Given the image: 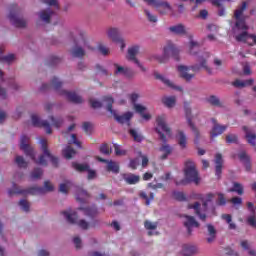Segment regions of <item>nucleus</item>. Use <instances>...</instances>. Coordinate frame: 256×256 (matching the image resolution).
Instances as JSON below:
<instances>
[{
  "label": "nucleus",
  "mask_w": 256,
  "mask_h": 256,
  "mask_svg": "<svg viewBox=\"0 0 256 256\" xmlns=\"http://www.w3.org/2000/svg\"><path fill=\"white\" fill-rule=\"evenodd\" d=\"M248 5L249 4L247 3V1H244L234 11V18L236 20L235 27H237L240 31H243L242 33L235 36V39L236 41H238V43H247L249 35H251L249 34V32H247V30L249 29V26L247 25V17L243 15V13L247 11Z\"/></svg>",
  "instance_id": "1"
},
{
  "label": "nucleus",
  "mask_w": 256,
  "mask_h": 256,
  "mask_svg": "<svg viewBox=\"0 0 256 256\" xmlns=\"http://www.w3.org/2000/svg\"><path fill=\"white\" fill-rule=\"evenodd\" d=\"M156 123V133H158L160 141L164 143L162 144V147L159 148L160 153H163V155L160 156V159L162 161H165V159H167V157H169V155L173 153V148L171 147V145L167 144V136H165L164 134L166 133V135L171 136V128H169L167 122H165V115L158 116L156 118ZM161 131H163L164 133Z\"/></svg>",
  "instance_id": "2"
},
{
  "label": "nucleus",
  "mask_w": 256,
  "mask_h": 256,
  "mask_svg": "<svg viewBox=\"0 0 256 256\" xmlns=\"http://www.w3.org/2000/svg\"><path fill=\"white\" fill-rule=\"evenodd\" d=\"M207 58H209V53H204V56H199L197 61L200 63L195 64L193 66H184L180 65L178 66V72L180 73V77L182 79H185L186 81H191L195 77V74H190V71H193L194 73H197V71H200L201 67L202 69H205L207 73H211V68L207 66Z\"/></svg>",
  "instance_id": "3"
},
{
  "label": "nucleus",
  "mask_w": 256,
  "mask_h": 256,
  "mask_svg": "<svg viewBox=\"0 0 256 256\" xmlns=\"http://www.w3.org/2000/svg\"><path fill=\"white\" fill-rule=\"evenodd\" d=\"M63 86V82L59 81V78L54 77L51 80V84H42L41 86V91H48V89H53L55 91H58L59 95H63L66 97L70 103H75L76 105H79L80 103H83V98L81 96L77 95L75 92L71 91H66V90H61V87Z\"/></svg>",
  "instance_id": "4"
},
{
  "label": "nucleus",
  "mask_w": 256,
  "mask_h": 256,
  "mask_svg": "<svg viewBox=\"0 0 256 256\" xmlns=\"http://www.w3.org/2000/svg\"><path fill=\"white\" fill-rule=\"evenodd\" d=\"M184 179L175 180V185H189V183H195V185H199L201 178H199V171H197V166H195V162L188 160L184 164Z\"/></svg>",
  "instance_id": "5"
},
{
  "label": "nucleus",
  "mask_w": 256,
  "mask_h": 256,
  "mask_svg": "<svg viewBox=\"0 0 256 256\" xmlns=\"http://www.w3.org/2000/svg\"><path fill=\"white\" fill-rule=\"evenodd\" d=\"M55 187L49 180L44 182V187L34 186L29 188L28 190H21L17 187V184H13V189L8 190V195L12 197V195H45V193H50L53 191Z\"/></svg>",
  "instance_id": "6"
},
{
  "label": "nucleus",
  "mask_w": 256,
  "mask_h": 256,
  "mask_svg": "<svg viewBox=\"0 0 256 256\" xmlns=\"http://www.w3.org/2000/svg\"><path fill=\"white\" fill-rule=\"evenodd\" d=\"M104 103H107L106 109L111 115H113L114 119L117 121V123H120V125L127 124L128 127H131V119H133V112H126L123 115H118L117 111L113 110V103H115V100L111 96H105L103 98Z\"/></svg>",
  "instance_id": "7"
},
{
  "label": "nucleus",
  "mask_w": 256,
  "mask_h": 256,
  "mask_svg": "<svg viewBox=\"0 0 256 256\" xmlns=\"http://www.w3.org/2000/svg\"><path fill=\"white\" fill-rule=\"evenodd\" d=\"M179 53V48L175 47V44H173L172 42H168L167 45L164 47L163 56H156V59L160 63H167L169 57H173L175 61H180L181 58L179 57Z\"/></svg>",
  "instance_id": "8"
},
{
  "label": "nucleus",
  "mask_w": 256,
  "mask_h": 256,
  "mask_svg": "<svg viewBox=\"0 0 256 256\" xmlns=\"http://www.w3.org/2000/svg\"><path fill=\"white\" fill-rule=\"evenodd\" d=\"M40 144H41L42 151H43L44 155H41L39 157V160L37 161L38 165H44L46 167L47 160H45V157H48V159H50V161L54 167H59V158L51 155V152L49 151V148L47 147V140L41 139Z\"/></svg>",
  "instance_id": "9"
},
{
  "label": "nucleus",
  "mask_w": 256,
  "mask_h": 256,
  "mask_svg": "<svg viewBox=\"0 0 256 256\" xmlns=\"http://www.w3.org/2000/svg\"><path fill=\"white\" fill-rule=\"evenodd\" d=\"M62 215L65 217L67 223H70V225H78L80 229H83L84 231H87L89 229L90 224L84 219H81L78 221L79 216L77 215V212H71L69 211H62Z\"/></svg>",
  "instance_id": "10"
},
{
  "label": "nucleus",
  "mask_w": 256,
  "mask_h": 256,
  "mask_svg": "<svg viewBox=\"0 0 256 256\" xmlns=\"http://www.w3.org/2000/svg\"><path fill=\"white\" fill-rule=\"evenodd\" d=\"M147 5L155 7L160 15H167V13L173 11V8L168 2L161 0H144Z\"/></svg>",
  "instance_id": "11"
},
{
  "label": "nucleus",
  "mask_w": 256,
  "mask_h": 256,
  "mask_svg": "<svg viewBox=\"0 0 256 256\" xmlns=\"http://www.w3.org/2000/svg\"><path fill=\"white\" fill-rule=\"evenodd\" d=\"M8 19L14 25V27H17L18 29H23L27 27V21L21 18H17V5L13 4L11 6L10 14L8 16Z\"/></svg>",
  "instance_id": "12"
},
{
  "label": "nucleus",
  "mask_w": 256,
  "mask_h": 256,
  "mask_svg": "<svg viewBox=\"0 0 256 256\" xmlns=\"http://www.w3.org/2000/svg\"><path fill=\"white\" fill-rule=\"evenodd\" d=\"M20 149L25 153L26 157H30L32 161H35V151L33 147L29 145V137L27 135H22L20 138Z\"/></svg>",
  "instance_id": "13"
},
{
  "label": "nucleus",
  "mask_w": 256,
  "mask_h": 256,
  "mask_svg": "<svg viewBox=\"0 0 256 256\" xmlns=\"http://www.w3.org/2000/svg\"><path fill=\"white\" fill-rule=\"evenodd\" d=\"M139 49V45L129 47L126 58L128 59V61H133V63H135L141 69V71L145 72L147 71V69L143 66L141 62H139V59H137Z\"/></svg>",
  "instance_id": "14"
},
{
  "label": "nucleus",
  "mask_w": 256,
  "mask_h": 256,
  "mask_svg": "<svg viewBox=\"0 0 256 256\" xmlns=\"http://www.w3.org/2000/svg\"><path fill=\"white\" fill-rule=\"evenodd\" d=\"M107 35L111 41L114 43H118L120 45L121 51L125 50V47H127V44H125V39L119 35V29L117 28H109L107 31Z\"/></svg>",
  "instance_id": "15"
},
{
  "label": "nucleus",
  "mask_w": 256,
  "mask_h": 256,
  "mask_svg": "<svg viewBox=\"0 0 256 256\" xmlns=\"http://www.w3.org/2000/svg\"><path fill=\"white\" fill-rule=\"evenodd\" d=\"M184 111L186 114V119L188 122L189 127L192 129L196 139L194 140V143H199V130L197 129V127H195V124H193L192 118H191V107H189V103L185 102L184 103Z\"/></svg>",
  "instance_id": "16"
},
{
  "label": "nucleus",
  "mask_w": 256,
  "mask_h": 256,
  "mask_svg": "<svg viewBox=\"0 0 256 256\" xmlns=\"http://www.w3.org/2000/svg\"><path fill=\"white\" fill-rule=\"evenodd\" d=\"M31 119L34 127H43L48 135H51V133H53V130H51V125L49 124V122H47V120H41V118H39L37 114H33L31 116Z\"/></svg>",
  "instance_id": "17"
},
{
  "label": "nucleus",
  "mask_w": 256,
  "mask_h": 256,
  "mask_svg": "<svg viewBox=\"0 0 256 256\" xmlns=\"http://www.w3.org/2000/svg\"><path fill=\"white\" fill-rule=\"evenodd\" d=\"M212 123H213V128L210 133L211 139H215V137H218V135H223V133L227 131V127H229L228 125H221L217 123V119L215 118H212Z\"/></svg>",
  "instance_id": "18"
},
{
  "label": "nucleus",
  "mask_w": 256,
  "mask_h": 256,
  "mask_svg": "<svg viewBox=\"0 0 256 256\" xmlns=\"http://www.w3.org/2000/svg\"><path fill=\"white\" fill-rule=\"evenodd\" d=\"M214 163L215 175L217 179H221V174L223 173V155H221V153L216 154Z\"/></svg>",
  "instance_id": "19"
},
{
  "label": "nucleus",
  "mask_w": 256,
  "mask_h": 256,
  "mask_svg": "<svg viewBox=\"0 0 256 256\" xmlns=\"http://www.w3.org/2000/svg\"><path fill=\"white\" fill-rule=\"evenodd\" d=\"M186 221L184 222V226L187 228L188 235H191L193 233V229L191 227H199V222L195 220V217L185 215Z\"/></svg>",
  "instance_id": "20"
},
{
  "label": "nucleus",
  "mask_w": 256,
  "mask_h": 256,
  "mask_svg": "<svg viewBox=\"0 0 256 256\" xmlns=\"http://www.w3.org/2000/svg\"><path fill=\"white\" fill-rule=\"evenodd\" d=\"M122 178L124 179L127 185H137L139 181H141V176L135 175L133 173H124L122 174Z\"/></svg>",
  "instance_id": "21"
},
{
  "label": "nucleus",
  "mask_w": 256,
  "mask_h": 256,
  "mask_svg": "<svg viewBox=\"0 0 256 256\" xmlns=\"http://www.w3.org/2000/svg\"><path fill=\"white\" fill-rule=\"evenodd\" d=\"M99 161H101V163H107V166H106L107 171L111 173H119L120 169H119V164H117V162L109 161L103 158H99Z\"/></svg>",
  "instance_id": "22"
},
{
  "label": "nucleus",
  "mask_w": 256,
  "mask_h": 256,
  "mask_svg": "<svg viewBox=\"0 0 256 256\" xmlns=\"http://www.w3.org/2000/svg\"><path fill=\"white\" fill-rule=\"evenodd\" d=\"M198 251H199V249L195 245L184 244L182 246V252H183L184 256L195 255L196 253H198Z\"/></svg>",
  "instance_id": "23"
},
{
  "label": "nucleus",
  "mask_w": 256,
  "mask_h": 256,
  "mask_svg": "<svg viewBox=\"0 0 256 256\" xmlns=\"http://www.w3.org/2000/svg\"><path fill=\"white\" fill-rule=\"evenodd\" d=\"M188 209H194L196 215H198L201 221H205L207 219V215L205 213H201V204L199 202H195L194 204H189Z\"/></svg>",
  "instance_id": "24"
},
{
  "label": "nucleus",
  "mask_w": 256,
  "mask_h": 256,
  "mask_svg": "<svg viewBox=\"0 0 256 256\" xmlns=\"http://www.w3.org/2000/svg\"><path fill=\"white\" fill-rule=\"evenodd\" d=\"M239 160L244 163L246 171H251V158L247 155V152L241 151L238 154Z\"/></svg>",
  "instance_id": "25"
},
{
  "label": "nucleus",
  "mask_w": 256,
  "mask_h": 256,
  "mask_svg": "<svg viewBox=\"0 0 256 256\" xmlns=\"http://www.w3.org/2000/svg\"><path fill=\"white\" fill-rule=\"evenodd\" d=\"M53 10L46 9L39 12V18L41 21H44V23H51V17H53Z\"/></svg>",
  "instance_id": "26"
},
{
  "label": "nucleus",
  "mask_w": 256,
  "mask_h": 256,
  "mask_svg": "<svg viewBox=\"0 0 256 256\" xmlns=\"http://www.w3.org/2000/svg\"><path fill=\"white\" fill-rule=\"evenodd\" d=\"M255 83V80L253 78H250L245 81H241L239 79L235 80L232 85L233 87H236L237 89H243V87H250V85H253Z\"/></svg>",
  "instance_id": "27"
},
{
  "label": "nucleus",
  "mask_w": 256,
  "mask_h": 256,
  "mask_svg": "<svg viewBox=\"0 0 256 256\" xmlns=\"http://www.w3.org/2000/svg\"><path fill=\"white\" fill-rule=\"evenodd\" d=\"M207 231H208V238L207 243H213L215 239H217V230L215 229V226L213 224H207Z\"/></svg>",
  "instance_id": "28"
},
{
  "label": "nucleus",
  "mask_w": 256,
  "mask_h": 256,
  "mask_svg": "<svg viewBox=\"0 0 256 256\" xmlns=\"http://www.w3.org/2000/svg\"><path fill=\"white\" fill-rule=\"evenodd\" d=\"M243 131L244 133H246L245 137L247 139V142L252 145V147H255L256 145V134L251 133V131L249 130V128L247 126H243Z\"/></svg>",
  "instance_id": "29"
},
{
  "label": "nucleus",
  "mask_w": 256,
  "mask_h": 256,
  "mask_svg": "<svg viewBox=\"0 0 256 256\" xmlns=\"http://www.w3.org/2000/svg\"><path fill=\"white\" fill-rule=\"evenodd\" d=\"M169 31H171V33H174V35H187V30L185 29V25L183 24L171 26L169 28Z\"/></svg>",
  "instance_id": "30"
},
{
  "label": "nucleus",
  "mask_w": 256,
  "mask_h": 256,
  "mask_svg": "<svg viewBox=\"0 0 256 256\" xmlns=\"http://www.w3.org/2000/svg\"><path fill=\"white\" fill-rule=\"evenodd\" d=\"M80 211H83L84 215L86 217H97V206H92V207H86V208H83V207H80L79 208Z\"/></svg>",
  "instance_id": "31"
},
{
  "label": "nucleus",
  "mask_w": 256,
  "mask_h": 256,
  "mask_svg": "<svg viewBox=\"0 0 256 256\" xmlns=\"http://www.w3.org/2000/svg\"><path fill=\"white\" fill-rule=\"evenodd\" d=\"M199 47H201V44H199L196 41H193V36L190 35V44H189L190 55H197V51H199Z\"/></svg>",
  "instance_id": "32"
},
{
  "label": "nucleus",
  "mask_w": 256,
  "mask_h": 256,
  "mask_svg": "<svg viewBox=\"0 0 256 256\" xmlns=\"http://www.w3.org/2000/svg\"><path fill=\"white\" fill-rule=\"evenodd\" d=\"M229 193H237V195H243L245 190L243 188V184L239 182H234L233 187L228 190Z\"/></svg>",
  "instance_id": "33"
},
{
  "label": "nucleus",
  "mask_w": 256,
  "mask_h": 256,
  "mask_svg": "<svg viewBox=\"0 0 256 256\" xmlns=\"http://www.w3.org/2000/svg\"><path fill=\"white\" fill-rule=\"evenodd\" d=\"M62 155L65 159H73V157H75V155H77V151H75V149H73V147L71 146H67L63 151H62Z\"/></svg>",
  "instance_id": "34"
},
{
  "label": "nucleus",
  "mask_w": 256,
  "mask_h": 256,
  "mask_svg": "<svg viewBox=\"0 0 256 256\" xmlns=\"http://www.w3.org/2000/svg\"><path fill=\"white\" fill-rule=\"evenodd\" d=\"M90 195L87 193L86 190L80 189L77 192L76 199L80 203H85L89 199Z\"/></svg>",
  "instance_id": "35"
},
{
  "label": "nucleus",
  "mask_w": 256,
  "mask_h": 256,
  "mask_svg": "<svg viewBox=\"0 0 256 256\" xmlns=\"http://www.w3.org/2000/svg\"><path fill=\"white\" fill-rule=\"evenodd\" d=\"M162 103L171 109V107H175V103H177V98L175 96H169L162 98Z\"/></svg>",
  "instance_id": "36"
},
{
  "label": "nucleus",
  "mask_w": 256,
  "mask_h": 256,
  "mask_svg": "<svg viewBox=\"0 0 256 256\" xmlns=\"http://www.w3.org/2000/svg\"><path fill=\"white\" fill-rule=\"evenodd\" d=\"M178 145L181 149H185V147H187V136L183 131L178 132Z\"/></svg>",
  "instance_id": "37"
},
{
  "label": "nucleus",
  "mask_w": 256,
  "mask_h": 256,
  "mask_svg": "<svg viewBox=\"0 0 256 256\" xmlns=\"http://www.w3.org/2000/svg\"><path fill=\"white\" fill-rule=\"evenodd\" d=\"M72 167L73 169H75V171H79V173H83V171H89L88 164H80L77 162H72Z\"/></svg>",
  "instance_id": "38"
},
{
  "label": "nucleus",
  "mask_w": 256,
  "mask_h": 256,
  "mask_svg": "<svg viewBox=\"0 0 256 256\" xmlns=\"http://www.w3.org/2000/svg\"><path fill=\"white\" fill-rule=\"evenodd\" d=\"M15 163L20 169H27L29 163L25 161V158L23 156H16Z\"/></svg>",
  "instance_id": "39"
},
{
  "label": "nucleus",
  "mask_w": 256,
  "mask_h": 256,
  "mask_svg": "<svg viewBox=\"0 0 256 256\" xmlns=\"http://www.w3.org/2000/svg\"><path fill=\"white\" fill-rule=\"evenodd\" d=\"M207 101L210 103V105H212L213 107H223V103L221 102V100H219V98L215 95H211Z\"/></svg>",
  "instance_id": "40"
},
{
  "label": "nucleus",
  "mask_w": 256,
  "mask_h": 256,
  "mask_svg": "<svg viewBox=\"0 0 256 256\" xmlns=\"http://www.w3.org/2000/svg\"><path fill=\"white\" fill-rule=\"evenodd\" d=\"M129 133L131 137L134 139V141H136V143H141L143 139H145V137H143L141 133L137 132V130L135 129H130Z\"/></svg>",
  "instance_id": "41"
},
{
  "label": "nucleus",
  "mask_w": 256,
  "mask_h": 256,
  "mask_svg": "<svg viewBox=\"0 0 256 256\" xmlns=\"http://www.w3.org/2000/svg\"><path fill=\"white\" fill-rule=\"evenodd\" d=\"M43 176V169L41 168H35L31 173H30V179L32 181H35L37 179H41Z\"/></svg>",
  "instance_id": "42"
},
{
  "label": "nucleus",
  "mask_w": 256,
  "mask_h": 256,
  "mask_svg": "<svg viewBox=\"0 0 256 256\" xmlns=\"http://www.w3.org/2000/svg\"><path fill=\"white\" fill-rule=\"evenodd\" d=\"M72 56L76 57L78 59H81V58L85 57V50H83V48L77 46L72 50Z\"/></svg>",
  "instance_id": "43"
},
{
  "label": "nucleus",
  "mask_w": 256,
  "mask_h": 256,
  "mask_svg": "<svg viewBox=\"0 0 256 256\" xmlns=\"http://www.w3.org/2000/svg\"><path fill=\"white\" fill-rule=\"evenodd\" d=\"M139 196L141 197V199L146 200V205H151V201L155 199V194L153 192H151L149 196H147V193L145 192H140Z\"/></svg>",
  "instance_id": "44"
},
{
  "label": "nucleus",
  "mask_w": 256,
  "mask_h": 256,
  "mask_svg": "<svg viewBox=\"0 0 256 256\" xmlns=\"http://www.w3.org/2000/svg\"><path fill=\"white\" fill-rule=\"evenodd\" d=\"M155 79H159V81H162L164 85H167V87H173V83H171V80L165 78L163 75L159 73H154Z\"/></svg>",
  "instance_id": "45"
},
{
  "label": "nucleus",
  "mask_w": 256,
  "mask_h": 256,
  "mask_svg": "<svg viewBox=\"0 0 256 256\" xmlns=\"http://www.w3.org/2000/svg\"><path fill=\"white\" fill-rule=\"evenodd\" d=\"M213 199H215V194H213V193L206 194L205 200L202 204L203 211H207V204L211 203V201H213Z\"/></svg>",
  "instance_id": "46"
},
{
  "label": "nucleus",
  "mask_w": 256,
  "mask_h": 256,
  "mask_svg": "<svg viewBox=\"0 0 256 256\" xmlns=\"http://www.w3.org/2000/svg\"><path fill=\"white\" fill-rule=\"evenodd\" d=\"M59 63H61V58L57 56H50L47 61V65L49 67H54V65H59Z\"/></svg>",
  "instance_id": "47"
},
{
  "label": "nucleus",
  "mask_w": 256,
  "mask_h": 256,
  "mask_svg": "<svg viewBox=\"0 0 256 256\" xmlns=\"http://www.w3.org/2000/svg\"><path fill=\"white\" fill-rule=\"evenodd\" d=\"M226 143H228V145H231V143H239V137L237 136V134H228L226 136Z\"/></svg>",
  "instance_id": "48"
},
{
  "label": "nucleus",
  "mask_w": 256,
  "mask_h": 256,
  "mask_svg": "<svg viewBox=\"0 0 256 256\" xmlns=\"http://www.w3.org/2000/svg\"><path fill=\"white\" fill-rule=\"evenodd\" d=\"M157 222H151L149 220H146L144 222V227L145 229H147L148 231H155V229H157Z\"/></svg>",
  "instance_id": "49"
},
{
  "label": "nucleus",
  "mask_w": 256,
  "mask_h": 256,
  "mask_svg": "<svg viewBox=\"0 0 256 256\" xmlns=\"http://www.w3.org/2000/svg\"><path fill=\"white\" fill-rule=\"evenodd\" d=\"M100 152L103 154V155H111L112 153V150H111V147H109V144L107 143H104L100 146Z\"/></svg>",
  "instance_id": "50"
},
{
  "label": "nucleus",
  "mask_w": 256,
  "mask_h": 256,
  "mask_svg": "<svg viewBox=\"0 0 256 256\" xmlns=\"http://www.w3.org/2000/svg\"><path fill=\"white\" fill-rule=\"evenodd\" d=\"M173 198L176 199V201H187V197H185V193L183 192H173Z\"/></svg>",
  "instance_id": "51"
},
{
  "label": "nucleus",
  "mask_w": 256,
  "mask_h": 256,
  "mask_svg": "<svg viewBox=\"0 0 256 256\" xmlns=\"http://www.w3.org/2000/svg\"><path fill=\"white\" fill-rule=\"evenodd\" d=\"M50 121H52V125L59 129L61 125H63V119L62 118H55L53 116L50 117Z\"/></svg>",
  "instance_id": "52"
},
{
  "label": "nucleus",
  "mask_w": 256,
  "mask_h": 256,
  "mask_svg": "<svg viewBox=\"0 0 256 256\" xmlns=\"http://www.w3.org/2000/svg\"><path fill=\"white\" fill-rule=\"evenodd\" d=\"M218 200L216 201V204L219 206L227 205V199L225 198V195L223 193H218Z\"/></svg>",
  "instance_id": "53"
},
{
  "label": "nucleus",
  "mask_w": 256,
  "mask_h": 256,
  "mask_svg": "<svg viewBox=\"0 0 256 256\" xmlns=\"http://www.w3.org/2000/svg\"><path fill=\"white\" fill-rule=\"evenodd\" d=\"M133 107H134V111H136V113H139L140 115H143L145 111H147V107L141 104H134Z\"/></svg>",
  "instance_id": "54"
},
{
  "label": "nucleus",
  "mask_w": 256,
  "mask_h": 256,
  "mask_svg": "<svg viewBox=\"0 0 256 256\" xmlns=\"http://www.w3.org/2000/svg\"><path fill=\"white\" fill-rule=\"evenodd\" d=\"M247 223L250 225V227H253V229H256V216L255 213L248 216Z\"/></svg>",
  "instance_id": "55"
},
{
  "label": "nucleus",
  "mask_w": 256,
  "mask_h": 256,
  "mask_svg": "<svg viewBox=\"0 0 256 256\" xmlns=\"http://www.w3.org/2000/svg\"><path fill=\"white\" fill-rule=\"evenodd\" d=\"M144 13L148 19V21H150V23H157V17L153 14H151V12L149 10H144Z\"/></svg>",
  "instance_id": "56"
},
{
  "label": "nucleus",
  "mask_w": 256,
  "mask_h": 256,
  "mask_svg": "<svg viewBox=\"0 0 256 256\" xmlns=\"http://www.w3.org/2000/svg\"><path fill=\"white\" fill-rule=\"evenodd\" d=\"M116 70H115V75H125V71L127 68L120 66L119 64H115Z\"/></svg>",
  "instance_id": "57"
},
{
  "label": "nucleus",
  "mask_w": 256,
  "mask_h": 256,
  "mask_svg": "<svg viewBox=\"0 0 256 256\" xmlns=\"http://www.w3.org/2000/svg\"><path fill=\"white\" fill-rule=\"evenodd\" d=\"M19 205L21 206L22 210L26 213L29 212V202L27 200H20Z\"/></svg>",
  "instance_id": "58"
},
{
  "label": "nucleus",
  "mask_w": 256,
  "mask_h": 256,
  "mask_svg": "<svg viewBox=\"0 0 256 256\" xmlns=\"http://www.w3.org/2000/svg\"><path fill=\"white\" fill-rule=\"evenodd\" d=\"M1 61H5L6 63H13V61H15V54H8L3 56Z\"/></svg>",
  "instance_id": "59"
},
{
  "label": "nucleus",
  "mask_w": 256,
  "mask_h": 256,
  "mask_svg": "<svg viewBox=\"0 0 256 256\" xmlns=\"http://www.w3.org/2000/svg\"><path fill=\"white\" fill-rule=\"evenodd\" d=\"M89 101L92 109H101L103 107V104L97 100L90 99Z\"/></svg>",
  "instance_id": "60"
},
{
  "label": "nucleus",
  "mask_w": 256,
  "mask_h": 256,
  "mask_svg": "<svg viewBox=\"0 0 256 256\" xmlns=\"http://www.w3.org/2000/svg\"><path fill=\"white\" fill-rule=\"evenodd\" d=\"M139 97H140V96H139L138 93H132V94L129 95V99H130V101H131L133 107H134L135 105H137V101H138Z\"/></svg>",
  "instance_id": "61"
},
{
  "label": "nucleus",
  "mask_w": 256,
  "mask_h": 256,
  "mask_svg": "<svg viewBox=\"0 0 256 256\" xmlns=\"http://www.w3.org/2000/svg\"><path fill=\"white\" fill-rule=\"evenodd\" d=\"M42 3H45V5H49L50 7H56V9H59V4L57 3V0H42Z\"/></svg>",
  "instance_id": "62"
},
{
  "label": "nucleus",
  "mask_w": 256,
  "mask_h": 256,
  "mask_svg": "<svg viewBox=\"0 0 256 256\" xmlns=\"http://www.w3.org/2000/svg\"><path fill=\"white\" fill-rule=\"evenodd\" d=\"M82 129L87 134L91 133V129H92L91 122H84L82 125Z\"/></svg>",
  "instance_id": "63"
},
{
  "label": "nucleus",
  "mask_w": 256,
  "mask_h": 256,
  "mask_svg": "<svg viewBox=\"0 0 256 256\" xmlns=\"http://www.w3.org/2000/svg\"><path fill=\"white\" fill-rule=\"evenodd\" d=\"M98 51H100L101 54L103 55H109V48H107L105 45L100 44L98 46Z\"/></svg>",
  "instance_id": "64"
}]
</instances>
